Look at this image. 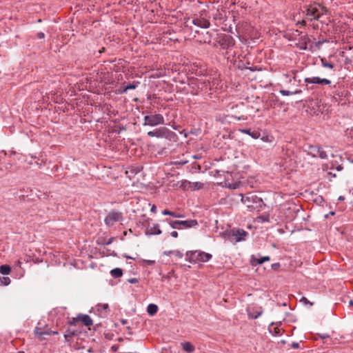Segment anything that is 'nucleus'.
I'll list each match as a JSON object with an SVG mask.
<instances>
[{"mask_svg":"<svg viewBox=\"0 0 353 353\" xmlns=\"http://www.w3.org/2000/svg\"><path fill=\"white\" fill-rule=\"evenodd\" d=\"M302 10L304 14L303 19L301 22L303 25H305L307 21H319L321 23L326 25L330 21L328 17H325L328 14V10L319 3H314L305 5L303 7Z\"/></svg>","mask_w":353,"mask_h":353,"instance_id":"1","label":"nucleus"},{"mask_svg":"<svg viewBox=\"0 0 353 353\" xmlns=\"http://www.w3.org/2000/svg\"><path fill=\"white\" fill-rule=\"evenodd\" d=\"M241 201L250 212L259 211L263 204L261 198L251 192L241 195Z\"/></svg>","mask_w":353,"mask_h":353,"instance_id":"2","label":"nucleus"},{"mask_svg":"<svg viewBox=\"0 0 353 353\" xmlns=\"http://www.w3.org/2000/svg\"><path fill=\"white\" fill-rule=\"evenodd\" d=\"M186 259L190 263L207 262L210 261L212 256L211 254L206 253L201 250L188 251L186 252Z\"/></svg>","mask_w":353,"mask_h":353,"instance_id":"3","label":"nucleus"},{"mask_svg":"<svg viewBox=\"0 0 353 353\" xmlns=\"http://www.w3.org/2000/svg\"><path fill=\"white\" fill-rule=\"evenodd\" d=\"M235 44V41L234 38L226 34H217V37L215 43H214V46H217L218 45L223 50H229L232 48Z\"/></svg>","mask_w":353,"mask_h":353,"instance_id":"4","label":"nucleus"},{"mask_svg":"<svg viewBox=\"0 0 353 353\" xmlns=\"http://www.w3.org/2000/svg\"><path fill=\"white\" fill-rule=\"evenodd\" d=\"M185 24L187 27H191L192 24H193L202 28H208L210 26V21L206 19V14H205L204 11L200 12V14L198 17L192 19H187V20L185 21Z\"/></svg>","mask_w":353,"mask_h":353,"instance_id":"5","label":"nucleus"},{"mask_svg":"<svg viewBox=\"0 0 353 353\" xmlns=\"http://www.w3.org/2000/svg\"><path fill=\"white\" fill-rule=\"evenodd\" d=\"M143 121L144 125L155 126L164 123V118L162 114H152L151 112H150V114H147L144 117Z\"/></svg>","mask_w":353,"mask_h":353,"instance_id":"6","label":"nucleus"},{"mask_svg":"<svg viewBox=\"0 0 353 353\" xmlns=\"http://www.w3.org/2000/svg\"><path fill=\"white\" fill-rule=\"evenodd\" d=\"M169 224L173 229H180V226H182L184 228L194 227L198 225V222L195 219L185 221H170Z\"/></svg>","mask_w":353,"mask_h":353,"instance_id":"7","label":"nucleus"},{"mask_svg":"<svg viewBox=\"0 0 353 353\" xmlns=\"http://www.w3.org/2000/svg\"><path fill=\"white\" fill-rule=\"evenodd\" d=\"M123 219V214L121 212L112 210L105 216L104 222L106 225L112 226L115 222L121 221Z\"/></svg>","mask_w":353,"mask_h":353,"instance_id":"8","label":"nucleus"},{"mask_svg":"<svg viewBox=\"0 0 353 353\" xmlns=\"http://www.w3.org/2000/svg\"><path fill=\"white\" fill-rule=\"evenodd\" d=\"M307 153L313 157H319L322 159L327 158L326 152L319 145H310Z\"/></svg>","mask_w":353,"mask_h":353,"instance_id":"9","label":"nucleus"},{"mask_svg":"<svg viewBox=\"0 0 353 353\" xmlns=\"http://www.w3.org/2000/svg\"><path fill=\"white\" fill-rule=\"evenodd\" d=\"M229 239L231 241L234 240L236 242L245 240V236L248 235V232L243 229H233L230 232Z\"/></svg>","mask_w":353,"mask_h":353,"instance_id":"10","label":"nucleus"},{"mask_svg":"<svg viewBox=\"0 0 353 353\" xmlns=\"http://www.w3.org/2000/svg\"><path fill=\"white\" fill-rule=\"evenodd\" d=\"M306 83L307 89H312L313 87H308V84H321V85H330L331 81L327 79H321L319 77H307L304 79Z\"/></svg>","mask_w":353,"mask_h":353,"instance_id":"11","label":"nucleus"},{"mask_svg":"<svg viewBox=\"0 0 353 353\" xmlns=\"http://www.w3.org/2000/svg\"><path fill=\"white\" fill-rule=\"evenodd\" d=\"M149 219H148L145 222H149ZM161 230L160 229L159 225L158 223H154L152 225H150L149 223H148L146 230L145 231V234L147 236L150 235H159L161 234Z\"/></svg>","mask_w":353,"mask_h":353,"instance_id":"12","label":"nucleus"},{"mask_svg":"<svg viewBox=\"0 0 353 353\" xmlns=\"http://www.w3.org/2000/svg\"><path fill=\"white\" fill-rule=\"evenodd\" d=\"M246 311L248 318L251 319L259 318L263 313V309L260 306L248 307Z\"/></svg>","mask_w":353,"mask_h":353,"instance_id":"13","label":"nucleus"},{"mask_svg":"<svg viewBox=\"0 0 353 353\" xmlns=\"http://www.w3.org/2000/svg\"><path fill=\"white\" fill-rule=\"evenodd\" d=\"M97 311L99 313V315L101 317H105L108 314L110 310H109V305L108 303H99L96 306Z\"/></svg>","mask_w":353,"mask_h":353,"instance_id":"14","label":"nucleus"},{"mask_svg":"<svg viewBox=\"0 0 353 353\" xmlns=\"http://www.w3.org/2000/svg\"><path fill=\"white\" fill-rule=\"evenodd\" d=\"M197 86L199 89H201V90L208 91L211 90L212 89L211 82L209 80H202L199 79L197 80Z\"/></svg>","mask_w":353,"mask_h":353,"instance_id":"15","label":"nucleus"},{"mask_svg":"<svg viewBox=\"0 0 353 353\" xmlns=\"http://www.w3.org/2000/svg\"><path fill=\"white\" fill-rule=\"evenodd\" d=\"M163 134L164 135H163V137L170 141H176V140L178 139V137L175 132L170 130L168 128L165 127L163 130Z\"/></svg>","mask_w":353,"mask_h":353,"instance_id":"16","label":"nucleus"},{"mask_svg":"<svg viewBox=\"0 0 353 353\" xmlns=\"http://www.w3.org/2000/svg\"><path fill=\"white\" fill-rule=\"evenodd\" d=\"M296 72L297 71L296 70H292V77H291V75L290 74H283V77H282V82L284 83H290L292 80H296Z\"/></svg>","mask_w":353,"mask_h":353,"instance_id":"17","label":"nucleus"},{"mask_svg":"<svg viewBox=\"0 0 353 353\" xmlns=\"http://www.w3.org/2000/svg\"><path fill=\"white\" fill-rule=\"evenodd\" d=\"M239 131L242 133L247 134L250 135L254 139H256L260 137V132L257 130L252 131L251 129H239Z\"/></svg>","mask_w":353,"mask_h":353,"instance_id":"18","label":"nucleus"},{"mask_svg":"<svg viewBox=\"0 0 353 353\" xmlns=\"http://www.w3.org/2000/svg\"><path fill=\"white\" fill-rule=\"evenodd\" d=\"M34 332V334L39 337H41L42 336H44V335H48V336L52 335V332H51L50 330L47 329L46 330H43L42 328L39 326H37L35 327Z\"/></svg>","mask_w":353,"mask_h":353,"instance_id":"19","label":"nucleus"},{"mask_svg":"<svg viewBox=\"0 0 353 353\" xmlns=\"http://www.w3.org/2000/svg\"><path fill=\"white\" fill-rule=\"evenodd\" d=\"M163 130H164V127H161L160 128L156 129L155 130L149 131L148 132V136L150 137H156L158 138H163V135H164Z\"/></svg>","mask_w":353,"mask_h":353,"instance_id":"20","label":"nucleus"},{"mask_svg":"<svg viewBox=\"0 0 353 353\" xmlns=\"http://www.w3.org/2000/svg\"><path fill=\"white\" fill-rule=\"evenodd\" d=\"M80 321L83 323L85 326H90L92 325V320L88 314H79Z\"/></svg>","mask_w":353,"mask_h":353,"instance_id":"21","label":"nucleus"},{"mask_svg":"<svg viewBox=\"0 0 353 353\" xmlns=\"http://www.w3.org/2000/svg\"><path fill=\"white\" fill-rule=\"evenodd\" d=\"M78 334L77 330L68 328L64 334V337L66 341H70L74 336Z\"/></svg>","mask_w":353,"mask_h":353,"instance_id":"22","label":"nucleus"},{"mask_svg":"<svg viewBox=\"0 0 353 353\" xmlns=\"http://www.w3.org/2000/svg\"><path fill=\"white\" fill-rule=\"evenodd\" d=\"M182 348L184 351L188 353H192L194 351V346L190 342L181 343Z\"/></svg>","mask_w":353,"mask_h":353,"instance_id":"23","label":"nucleus"},{"mask_svg":"<svg viewBox=\"0 0 353 353\" xmlns=\"http://www.w3.org/2000/svg\"><path fill=\"white\" fill-rule=\"evenodd\" d=\"M139 81H134L132 83H130L125 86L123 89L120 92V93L123 94L125 93L128 90H134L136 89L139 85Z\"/></svg>","mask_w":353,"mask_h":353,"instance_id":"24","label":"nucleus"},{"mask_svg":"<svg viewBox=\"0 0 353 353\" xmlns=\"http://www.w3.org/2000/svg\"><path fill=\"white\" fill-rule=\"evenodd\" d=\"M110 274L115 279L119 278L123 275V270L121 268H116L110 271Z\"/></svg>","mask_w":353,"mask_h":353,"instance_id":"25","label":"nucleus"},{"mask_svg":"<svg viewBox=\"0 0 353 353\" xmlns=\"http://www.w3.org/2000/svg\"><path fill=\"white\" fill-rule=\"evenodd\" d=\"M158 311V307L155 304H149L147 307V312L150 315L155 314Z\"/></svg>","mask_w":353,"mask_h":353,"instance_id":"26","label":"nucleus"},{"mask_svg":"<svg viewBox=\"0 0 353 353\" xmlns=\"http://www.w3.org/2000/svg\"><path fill=\"white\" fill-rule=\"evenodd\" d=\"M11 270V267L9 265H2L0 266V273L3 275L9 274Z\"/></svg>","mask_w":353,"mask_h":353,"instance_id":"27","label":"nucleus"},{"mask_svg":"<svg viewBox=\"0 0 353 353\" xmlns=\"http://www.w3.org/2000/svg\"><path fill=\"white\" fill-rule=\"evenodd\" d=\"M301 92H302L301 90H296L292 91V92L289 91V90H280V93L283 96H289V95H292V94H300Z\"/></svg>","mask_w":353,"mask_h":353,"instance_id":"28","label":"nucleus"},{"mask_svg":"<svg viewBox=\"0 0 353 353\" xmlns=\"http://www.w3.org/2000/svg\"><path fill=\"white\" fill-rule=\"evenodd\" d=\"M252 260L256 261V264L261 265V264H263L265 261H269L270 260V256H266L261 257L259 259H254V256H252Z\"/></svg>","mask_w":353,"mask_h":353,"instance_id":"29","label":"nucleus"},{"mask_svg":"<svg viewBox=\"0 0 353 353\" xmlns=\"http://www.w3.org/2000/svg\"><path fill=\"white\" fill-rule=\"evenodd\" d=\"M162 214L163 215H169V216H173V217H181L182 215L181 214H176V212H172V211H170L168 210H164L163 212H162Z\"/></svg>","mask_w":353,"mask_h":353,"instance_id":"30","label":"nucleus"},{"mask_svg":"<svg viewBox=\"0 0 353 353\" xmlns=\"http://www.w3.org/2000/svg\"><path fill=\"white\" fill-rule=\"evenodd\" d=\"M10 283V279L8 276H1L0 285H8Z\"/></svg>","mask_w":353,"mask_h":353,"instance_id":"31","label":"nucleus"},{"mask_svg":"<svg viewBox=\"0 0 353 353\" xmlns=\"http://www.w3.org/2000/svg\"><path fill=\"white\" fill-rule=\"evenodd\" d=\"M80 321V315H78L77 317H73L69 320V324L70 325H76Z\"/></svg>","mask_w":353,"mask_h":353,"instance_id":"32","label":"nucleus"},{"mask_svg":"<svg viewBox=\"0 0 353 353\" xmlns=\"http://www.w3.org/2000/svg\"><path fill=\"white\" fill-rule=\"evenodd\" d=\"M203 42L209 44L211 43L212 35L209 32H206V34L203 36Z\"/></svg>","mask_w":353,"mask_h":353,"instance_id":"33","label":"nucleus"},{"mask_svg":"<svg viewBox=\"0 0 353 353\" xmlns=\"http://www.w3.org/2000/svg\"><path fill=\"white\" fill-rule=\"evenodd\" d=\"M261 140L265 142L272 143L274 141V137L272 136L265 135L261 137Z\"/></svg>","mask_w":353,"mask_h":353,"instance_id":"34","label":"nucleus"},{"mask_svg":"<svg viewBox=\"0 0 353 353\" xmlns=\"http://www.w3.org/2000/svg\"><path fill=\"white\" fill-rule=\"evenodd\" d=\"M303 42L301 43V48L305 50L307 48V42L310 41V39L307 36H304L303 39Z\"/></svg>","mask_w":353,"mask_h":353,"instance_id":"35","label":"nucleus"},{"mask_svg":"<svg viewBox=\"0 0 353 353\" xmlns=\"http://www.w3.org/2000/svg\"><path fill=\"white\" fill-rule=\"evenodd\" d=\"M203 184L201 182L192 183V188L194 190H198L202 188Z\"/></svg>","mask_w":353,"mask_h":353,"instance_id":"36","label":"nucleus"},{"mask_svg":"<svg viewBox=\"0 0 353 353\" xmlns=\"http://www.w3.org/2000/svg\"><path fill=\"white\" fill-rule=\"evenodd\" d=\"M322 65L323 67H325V68H329L330 69H333L334 68V64L332 63L331 62H327V61H325L324 60H322Z\"/></svg>","mask_w":353,"mask_h":353,"instance_id":"37","label":"nucleus"},{"mask_svg":"<svg viewBox=\"0 0 353 353\" xmlns=\"http://www.w3.org/2000/svg\"><path fill=\"white\" fill-rule=\"evenodd\" d=\"M300 302L303 303L304 305H313V303L310 302V301H308L307 299V298H305V296H303L301 299H300Z\"/></svg>","mask_w":353,"mask_h":353,"instance_id":"38","label":"nucleus"},{"mask_svg":"<svg viewBox=\"0 0 353 353\" xmlns=\"http://www.w3.org/2000/svg\"><path fill=\"white\" fill-rule=\"evenodd\" d=\"M283 332V329L279 328V327H274V334L275 335H281Z\"/></svg>","mask_w":353,"mask_h":353,"instance_id":"39","label":"nucleus"},{"mask_svg":"<svg viewBox=\"0 0 353 353\" xmlns=\"http://www.w3.org/2000/svg\"><path fill=\"white\" fill-rule=\"evenodd\" d=\"M182 186H183L184 188H191L192 183L188 181H182Z\"/></svg>","mask_w":353,"mask_h":353,"instance_id":"40","label":"nucleus"},{"mask_svg":"<svg viewBox=\"0 0 353 353\" xmlns=\"http://www.w3.org/2000/svg\"><path fill=\"white\" fill-rule=\"evenodd\" d=\"M173 254L176 256V257L181 259L183 256V254L179 250H173L172 251Z\"/></svg>","mask_w":353,"mask_h":353,"instance_id":"41","label":"nucleus"},{"mask_svg":"<svg viewBox=\"0 0 353 353\" xmlns=\"http://www.w3.org/2000/svg\"><path fill=\"white\" fill-rule=\"evenodd\" d=\"M143 263L149 265H154L155 264V261L143 259Z\"/></svg>","mask_w":353,"mask_h":353,"instance_id":"42","label":"nucleus"},{"mask_svg":"<svg viewBox=\"0 0 353 353\" xmlns=\"http://www.w3.org/2000/svg\"><path fill=\"white\" fill-rule=\"evenodd\" d=\"M37 37L38 39H43L45 37V34L42 32H39L37 33Z\"/></svg>","mask_w":353,"mask_h":353,"instance_id":"43","label":"nucleus"},{"mask_svg":"<svg viewBox=\"0 0 353 353\" xmlns=\"http://www.w3.org/2000/svg\"><path fill=\"white\" fill-rule=\"evenodd\" d=\"M138 279L137 278H132L128 280V282L132 284L138 283Z\"/></svg>","mask_w":353,"mask_h":353,"instance_id":"44","label":"nucleus"},{"mask_svg":"<svg viewBox=\"0 0 353 353\" xmlns=\"http://www.w3.org/2000/svg\"><path fill=\"white\" fill-rule=\"evenodd\" d=\"M11 166H12V165L10 163H9L7 165L4 166L5 169H3L2 167H0V171L3 172L4 170H8Z\"/></svg>","mask_w":353,"mask_h":353,"instance_id":"45","label":"nucleus"},{"mask_svg":"<svg viewBox=\"0 0 353 353\" xmlns=\"http://www.w3.org/2000/svg\"><path fill=\"white\" fill-rule=\"evenodd\" d=\"M319 336L321 339H325L329 338V335L327 334H319Z\"/></svg>","mask_w":353,"mask_h":353,"instance_id":"46","label":"nucleus"},{"mask_svg":"<svg viewBox=\"0 0 353 353\" xmlns=\"http://www.w3.org/2000/svg\"><path fill=\"white\" fill-rule=\"evenodd\" d=\"M279 267H280V263H273L272 265V268L273 270H276V269L279 268Z\"/></svg>","mask_w":353,"mask_h":353,"instance_id":"47","label":"nucleus"},{"mask_svg":"<svg viewBox=\"0 0 353 353\" xmlns=\"http://www.w3.org/2000/svg\"><path fill=\"white\" fill-rule=\"evenodd\" d=\"M292 348L296 349L299 347V344L298 343L294 342L291 345Z\"/></svg>","mask_w":353,"mask_h":353,"instance_id":"48","label":"nucleus"},{"mask_svg":"<svg viewBox=\"0 0 353 353\" xmlns=\"http://www.w3.org/2000/svg\"><path fill=\"white\" fill-rule=\"evenodd\" d=\"M171 236L174 238H176L178 236V232L176 231H173L170 233Z\"/></svg>","mask_w":353,"mask_h":353,"instance_id":"49","label":"nucleus"},{"mask_svg":"<svg viewBox=\"0 0 353 353\" xmlns=\"http://www.w3.org/2000/svg\"><path fill=\"white\" fill-rule=\"evenodd\" d=\"M157 210V207L155 205H153L151 208V212H155Z\"/></svg>","mask_w":353,"mask_h":353,"instance_id":"50","label":"nucleus"},{"mask_svg":"<svg viewBox=\"0 0 353 353\" xmlns=\"http://www.w3.org/2000/svg\"><path fill=\"white\" fill-rule=\"evenodd\" d=\"M120 321L122 325H125L128 323V321L126 319H121Z\"/></svg>","mask_w":353,"mask_h":353,"instance_id":"51","label":"nucleus"},{"mask_svg":"<svg viewBox=\"0 0 353 353\" xmlns=\"http://www.w3.org/2000/svg\"><path fill=\"white\" fill-rule=\"evenodd\" d=\"M114 238H110L106 243L105 244L106 245H110L112 243V241H113Z\"/></svg>","mask_w":353,"mask_h":353,"instance_id":"52","label":"nucleus"},{"mask_svg":"<svg viewBox=\"0 0 353 353\" xmlns=\"http://www.w3.org/2000/svg\"><path fill=\"white\" fill-rule=\"evenodd\" d=\"M323 43V41H318L316 43V46L319 48Z\"/></svg>","mask_w":353,"mask_h":353,"instance_id":"53","label":"nucleus"},{"mask_svg":"<svg viewBox=\"0 0 353 353\" xmlns=\"http://www.w3.org/2000/svg\"><path fill=\"white\" fill-rule=\"evenodd\" d=\"M126 329H127V330H128V332H128V334H130V335H132V332L131 331V327L128 326V327H126Z\"/></svg>","mask_w":353,"mask_h":353,"instance_id":"54","label":"nucleus"},{"mask_svg":"<svg viewBox=\"0 0 353 353\" xmlns=\"http://www.w3.org/2000/svg\"><path fill=\"white\" fill-rule=\"evenodd\" d=\"M312 26H313V28H314V29H319V26H318V24H314V23H313V24H312Z\"/></svg>","mask_w":353,"mask_h":353,"instance_id":"55","label":"nucleus"},{"mask_svg":"<svg viewBox=\"0 0 353 353\" xmlns=\"http://www.w3.org/2000/svg\"><path fill=\"white\" fill-rule=\"evenodd\" d=\"M104 51H105V48H102L99 51V53H102V52H103Z\"/></svg>","mask_w":353,"mask_h":353,"instance_id":"56","label":"nucleus"},{"mask_svg":"<svg viewBox=\"0 0 353 353\" xmlns=\"http://www.w3.org/2000/svg\"><path fill=\"white\" fill-rule=\"evenodd\" d=\"M112 348L113 349V350H114V352H116V351L118 350V348H119V347H118L112 346Z\"/></svg>","mask_w":353,"mask_h":353,"instance_id":"57","label":"nucleus"},{"mask_svg":"<svg viewBox=\"0 0 353 353\" xmlns=\"http://www.w3.org/2000/svg\"><path fill=\"white\" fill-rule=\"evenodd\" d=\"M172 251H173V250H172V251H169V252H165V254H173Z\"/></svg>","mask_w":353,"mask_h":353,"instance_id":"58","label":"nucleus"},{"mask_svg":"<svg viewBox=\"0 0 353 353\" xmlns=\"http://www.w3.org/2000/svg\"><path fill=\"white\" fill-rule=\"evenodd\" d=\"M349 305L353 307V301L352 300L350 301Z\"/></svg>","mask_w":353,"mask_h":353,"instance_id":"59","label":"nucleus"},{"mask_svg":"<svg viewBox=\"0 0 353 353\" xmlns=\"http://www.w3.org/2000/svg\"><path fill=\"white\" fill-rule=\"evenodd\" d=\"M125 258L126 259H134V258L131 257V256H127V255H125L124 256Z\"/></svg>","mask_w":353,"mask_h":353,"instance_id":"60","label":"nucleus"},{"mask_svg":"<svg viewBox=\"0 0 353 353\" xmlns=\"http://www.w3.org/2000/svg\"><path fill=\"white\" fill-rule=\"evenodd\" d=\"M51 332H52V334H58V332H56V331L51 330Z\"/></svg>","mask_w":353,"mask_h":353,"instance_id":"61","label":"nucleus"},{"mask_svg":"<svg viewBox=\"0 0 353 353\" xmlns=\"http://www.w3.org/2000/svg\"><path fill=\"white\" fill-rule=\"evenodd\" d=\"M339 200H341V201H343V200H344V197H343V196H340L339 197Z\"/></svg>","mask_w":353,"mask_h":353,"instance_id":"62","label":"nucleus"},{"mask_svg":"<svg viewBox=\"0 0 353 353\" xmlns=\"http://www.w3.org/2000/svg\"><path fill=\"white\" fill-rule=\"evenodd\" d=\"M337 170H341V166H339V167L337 168Z\"/></svg>","mask_w":353,"mask_h":353,"instance_id":"63","label":"nucleus"},{"mask_svg":"<svg viewBox=\"0 0 353 353\" xmlns=\"http://www.w3.org/2000/svg\"><path fill=\"white\" fill-rule=\"evenodd\" d=\"M17 264L21 265V261L19 260L17 261Z\"/></svg>","mask_w":353,"mask_h":353,"instance_id":"64","label":"nucleus"}]
</instances>
